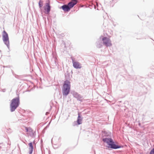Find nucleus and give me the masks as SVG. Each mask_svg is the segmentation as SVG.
<instances>
[{
  "instance_id": "obj_1",
  "label": "nucleus",
  "mask_w": 154,
  "mask_h": 154,
  "mask_svg": "<svg viewBox=\"0 0 154 154\" xmlns=\"http://www.w3.org/2000/svg\"><path fill=\"white\" fill-rule=\"evenodd\" d=\"M20 103L19 97H17L12 99L11 103L10 104L11 110V112H13L18 106Z\"/></svg>"
},
{
  "instance_id": "obj_2",
  "label": "nucleus",
  "mask_w": 154,
  "mask_h": 154,
  "mask_svg": "<svg viewBox=\"0 0 154 154\" xmlns=\"http://www.w3.org/2000/svg\"><path fill=\"white\" fill-rule=\"evenodd\" d=\"M103 141L108 144V147L115 149L119 148L120 147V146L114 144L111 138L103 139Z\"/></svg>"
},
{
  "instance_id": "obj_3",
  "label": "nucleus",
  "mask_w": 154,
  "mask_h": 154,
  "mask_svg": "<svg viewBox=\"0 0 154 154\" xmlns=\"http://www.w3.org/2000/svg\"><path fill=\"white\" fill-rule=\"evenodd\" d=\"M110 36L109 37H104L102 38V41L103 44L106 47H110L112 45L111 41L110 39Z\"/></svg>"
},
{
  "instance_id": "obj_4",
  "label": "nucleus",
  "mask_w": 154,
  "mask_h": 154,
  "mask_svg": "<svg viewBox=\"0 0 154 154\" xmlns=\"http://www.w3.org/2000/svg\"><path fill=\"white\" fill-rule=\"evenodd\" d=\"M2 38L4 43L7 45L8 48L9 46V37L8 34L5 30L3 32Z\"/></svg>"
},
{
  "instance_id": "obj_5",
  "label": "nucleus",
  "mask_w": 154,
  "mask_h": 154,
  "mask_svg": "<svg viewBox=\"0 0 154 154\" xmlns=\"http://www.w3.org/2000/svg\"><path fill=\"white\" fill-rule=\"evenodd\" d=\"M70 83L69 80H66L63 83V88H70Z\"/></svg>"
},
{
  "instance_id": "obj_6",
  "label": "nucleus",
  "mask_w": 154,
  "mask_h": 154,
  "mask_svg": "<svg viewBox=\"0 0 154 154\" xmlns=\"http://www.w3.org/2000/svg\"><path fill=\"white\" fill-rule=\"evenodd\" d=\"M73 67L76 69H80L81 68V65L79 62L75 61L73 59H72Z\"/></svg>"
},
{
  "instance_id": "obj_7",
  "label": "nucleus",
  "mask_w": 154,
  "mask_h": 154,
  "mask_svg": "<svg viewBox=\"0 0 154 154\" xmlns=\"http://www.w3.org/2000/svg\"><path fill=\"white\" fill-rule=\"evenodd\" d=\"M44 9L45 11V13L47 14L49 13L51 10V6L49 2L46 3V5L44 7Z\"/></svg>"
},
{
  "instance_id": "obj_8",
  "label": "nucleus",
  "mask_w": 154,
  "mask_h": 154,
  "mask_svg": "<svg viewBox=\"0 0 154 154\" xmlns=\"http://www.w3.org/2000/svg\"><path fill=\"white\" fill-rule=\"evenodd\" d=\"M78 1L76 0H72L68 4L69 7L70 8H72L77 3Z\"/></svg>"
},
{
  "instance_id": "obj_9",
  "label": "nucleus",
  "mask_w": 154,
  "mask_h": 154,
  "mask_svg": "<svg viewBox=\"0 0 154 154\" xmlns=\"http://www.w3.org/2000/svg\"><path fill=\"white\" fill-rule=\"evenodd\" d=\"M60 8H62L65 12H68L71 9L68 5H64L62 6Z\"/></svg>"
},
{
  "instance_id": "obj_10",
  "label": "nucleus",
  "mask_w": 154,
  "mask_h": 154,
  "mask_svg": "<svg viewBox=\"0 0 154 154\" xmlns=\"http://www.w3.org/2000/svg\"><path fill=\"white\" fill-rule=\"evenodd\" d=\"M70 88H62V93L63 95L67 96L70 92Z\"/></svg>"
},
{
  "instance_id": "obj_11",
  "label": "nucleus",
  "mask_w": 154,
  "mask_h": 154,
  "mask_svg": "<svg viewBox=\"0 0 154 154\" xmlns=\"http://www.w3.org/2000/svg\"><path fill=\"white\" fill-rule=\"evenodd\" d=\"M29 146V154H32L33 149V146L32 143H30L28 144Z\"/></svg>"
},
{
  "instance_id": "obj_12",
  "label": "nucleus",
  "mask_w": 154,
  "mask_h": 154,
  "mask_svg": "<svg viewBox=\"0 0 154 154\" xmlns=\"http://www.w3.org/2000/svg\"><path fill=\"white\" fill-rule=\"evenodd\" d=\"M82 119L80 116V114H78V116L77 119V122L78 125L81 124L82 123Z\"/></svg>"
},
{
  "instance_id": "obj_13",
  "label": "nucleus",
  "mask_w": 154,
  "mask_h": 154,
  "mask_svg": "<svg viewBox=\"0 0 154 154\" xmlns=\"http://www.w3.org/2000/svg\"><path fill=\"white\" fill-rule=\"evenodd\" d=\"M38 4H39V7L40 8H42V6H43V2L41 0H40Z\"/></svg>"
},
{
  "instance_id": "obj_14",
  "label": "nucleus",
  "mask_w": 154,
  "mask_h": 154,
  "mask_svg": "<svg viewBox=\"0 0 154 154\" xmlns=\"http://www.w3.org/2000/svg\"><path fill=\"white\" fill-rule=\"evenodd\" d=\"M25 129H26V131L27 132H28L29 131L30 132V131H32V129L30 128H28L27 127H26Z\"/></svg>"
},
{
  "instance_id": "obj_15",
  "label": "nucleus",
  "mask_w": 154,
  "mask_h": 154,
  "mask_svg": "<svg viewBox=\"0 0 154 154\" xmlns=\"http://www.w3.org/2000/svg\"><path fill=\"white\" fill-rule=\"evenodd\" d=\"M150 154H154V148L151 150L150 152Z\"/></svg>"
}]
</instances>
